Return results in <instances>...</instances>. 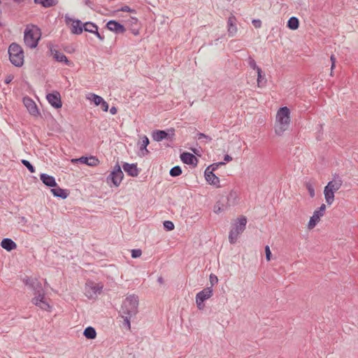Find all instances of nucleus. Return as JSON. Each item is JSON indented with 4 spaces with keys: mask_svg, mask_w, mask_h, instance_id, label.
I'll use <instances>...</instances> for the list:
<instances>
[{
    "mask_svg": "<svg viewBox=\"0 0 358 358\" xmlns=\"http://www.w3.org/2000/svg\"><path fill=\"white\" fill-rule=\"evenodd\" d=\"M290 111L286 107L280 108L276 115V124L275 126V132L277 135L281 136L288 129L290 123Z\"/></svg>",
    "mask_w": 358,
    "mask_h": 358,
    "instance_id": "nucleus-1",
    "label": "nucleus"
},
{
    "mask_svg": "<svg viewBox=\"0 0 358 358\" xmlns=\"http://www.w3.org/2000/svg\"><path fill=\"white\" fill-rule=\"evenodd\" d=\"M41 36V29L35 25H27L24 33V42L29 48H35Z\"/></svg>",
    "mask_w": 358,
    "mask_h": 358,
    "instance_id": "nucleus-2",
    "label": "nucleus"
},
{
    "mask_svg": "<svg viewBox=\"0 0 358 358\" xmlns=\"http://www.w3.org/2000/svg\"><path fill=\"white\" fill-rule=\"evenodd\" d=\"M9 59L17 67L24 64V51L22 47L16 43H12L8 48Z\"/></svg>",
    "mask_w": 358,
    "mask_h": 358,
    "instance_id": "nucleus-3",
    "label": "nucleus"
},
{
    "mask_svg": "<svg viewBox=\"0 0 358 358\" xmlns=\"http://www.w3.org/2000/svg\"><path fill=\"white\" fill-rule=\"evenodd\" d=\"M138 298L132 294L127 296L123 301L120 310V314L136 315L138 313Z\"/></svg>",
    "mask_w": 358,
    "mask_h": 358,
    "instance_id": "nucleus-4",
    "label": "nucleus"
},
{
    "mask_svg": "<svg viewBox=\"0 0 358 358\" xmlns=\"http://www.w3.org/2000/svg\"><path fill=\"white\" fill-rule=\"evenodd\" d=\"M246 224V217L241 215L237 218L229 234V241L231 244H234L237 241L239 235L245 231Z\"/></svg>",
    "mask_w": 358,
    "mask_h": 358,
    "instance_id": "nucleus-5",
    "label": "nucleus"
},
{
    "mask_svg": "<svg viewBox=\"0 0 358 358\" xmlns=\"http://www.w3.org/2000/svg\"><path fill=\"white\" fill-rule=\"evenodd\" d=\"M236 193L231 192L227 198L222 197L221 199L217 201L214 206V212L215 213H220L224 211L231 205H234L236 200Z\"/></svg>",
    "mask_w": 358,
    "mask_h": 358,
    "instance_id": "nucleus-6",
    "label": "nucleus"
},
{
    "mask_svg": "<svg viewBox=\"0 0 358 358\" xmlns=\"http://www.w3.org/2000/svg\"><path fill=\"white\" fill-rule=\"evenodd\" d=\"M124 177V173L121 170L120 166L119 164H116L114 166L113 171L109 174L107 177V182H112L114 186L118 187L121 183Z\"/></svg>",
    "mask_w": 358,
    "mask_h": 358,
    "instance_id": "nucleus-7",
    "label": "nucleus"
},
{
    "mask_svg": "<svg viewBox=\"0 0 358 358\" xmlns=\"http://www.w3.org/2000/svg\"><path fill=\"white\" fill-rule=\"evenodd\" d=\"M66 24L71 25V31L73 34H81L83 31V24L80 20H73L70 17H65Z\"/></svg>",
    "mask_w": 358,
    "mask_h": 358,
    "instance_id": "nucleus-8",
    "label": "nucleus"
},
{
    "mask_svg": "<svg viewBox=\"0 0 358 358\" xmlns=\"http://www.w3.org/2000/svg\"><path fill=\"white\" fill-rule=\"evenodd\" d=\"M326 209L325 204L322 203L321 206L316 210L314 211L313 215L310 217L308 224V229H313L317 222H320L321 217L324 215Z\"/></svg>",
    "mask_w": 358,
    "mask_h": 358,
    "instance_id": "nucleus-9",
    "label": "nucleus"
},
{
    "mask_svg": "<svg viewBox=\"0 0 358 358\" xmlns=\"http://www.w3.org/2000/svg\"><path fill=\"white\" fill-rule=\"evenodd\" d=\"M23 282L31 289H32L35 293L43 291L41 283L37 278H27L23 279Z\"/></svg>",
    "mask_w": 358,
    "mask_h": 358,
    "instance_id": "nucleus-10",
    "label": "nucleus"
},
{
    "mask_svg": "<svg viewBox=\"0 0 358 358\" xmlns=\"http://www.w3.org/2000/svg\"><path fill=\"white\" fill-rule=\"evenodd\" d=\"M46 98L48 102L55 108H59L62 107V103L61 101L60 94L57 92L48 94Z\"/></svg>",
    "mask_w": 358,
    "mask_h": 358,
    "instance_id": "nucleus-11",
    "label": "nucleus"
},
{
    "mask_svg": "<svg viewBox=\"0 0 358 358\" xmlns=\"http://www.w3.org/2000/svg\"><path fill=\"white\" fill-rule=\"evenodd\" d=\"M23 103L31 115L37 116L39 114L36 104L32 99L29 97H24Z\"/></svg>",
    "mask_w": 358,
    "mask_h": 358,
    "instance_id": "nucleus-12",
    "label": "nucleus"
},
{
    "mask_svg": "<svg viewBox=\"0 0 358 358\" xmlns=\"http://www.w3.org/2000/svg\"><path fill=\"white\" fill-rule=\"evenodd\" d=\"M342 185V178L339 176L338 174L336 173L333 176L332 180L329 181L326 187L333 191L336 192L341 187Z\"/></svg>",
    "mask_w": 358,
    "mask_h": 358,
    "instance_id": "nucleus-13",
    "label": "nucleus"
},
{
    "mask_svg": "<svg viewBox=\"0 0 358 358\" xmlns=\"http://www.w3.org/2000/svg\"><path fill=\"white\" fill-rule=\"evenodd\" d=\"M83 30L90 33L94 34L100 41L104 40V36L101 35L98 31V27L94 23L88 22L83 24Z\"/></svg>",
    "mask_w": 358,
    "mask_h": 358,
    "instance_id": "nucleus-14",
    "label": "nucleus"
},
{
    "mask_svg": "<svg viewBox=\"0 0 358 358\" xmlns=\"http://www.w3.org/2000/svg\"><path fill=\"white\" fill-rule=\"evenodd\" d=\"M106 27L110 31H114L116 34H123L126 31L124 27L115 20H110L106 24Z\"/></svg>",
    "mask_w": 358,
    "mask_h": 358,
    "instance_id": "nucleus-15",
    "label": "nucleus"
},
{
    "mask_svg": "<svg viewBox=\"0 0 358 358\" xmlns=\"http://www.w3.org/2000/svg\"><path fill=\"white\" fill-rule=\"evenodd\" d=\"M72 162H79L83 164H85L90 166H95L99 164V160L96 157H81L78 159H73Z\"/></svg>",
    "mask_w": 358,
    "mask_h": 358,
    "instance_id": "nucleus-16",
    "label": "nucleus"
},
{
    "mask_svg": "<svg viewBox=\"0 0 358 358\" xmlns=\"http://www.w3.org/2000/svg\"><path fill=\"white\" fill-rule=\"evenodd\" d=\"M182 162L186 164L196 166L198 164L197 158L192 153L183 152L180 155Z\"/></svg>",
    "mask_w": 358,
    "mask_h": 358,
    "instance_id": "nucleus-17",
    "label": "nucleus"
},
{
    "mask_svg": "<svg viewBox=\"0 0 358 358\" xmlns=\"http://www.w3.org/2000/svg\"><path fill=\"white\" fill-rule=\"evenodd\" d=\"M210 166H208L205 171V178L208 182L210 185L219 187L220 179L213 173L209 171Z\"/></svg>",
    "mask_w": 358,
    "mask_h": 358,
    "instance_id": "nucleus-18",
    "label": "nucleus"
},
{
    "mask_svg": "<svg viewBox=\"0 0 358 358\" xmlns=\"http://www.w3.org/2000/svg\"><path fill=\"white\" fill-rule=\"evenodd\" d=\"M122 168L124 171L130 176L136 177L139 173V171L136 164L124 163Z\"/></svg>",
    "mask_w": 358,
    "mask_h": 358,
    "instance_id": "nucleus-19",
    "label": "nucleus"
},
{
    "mask_svg": "<svg viewBox=\"0 0 358 358\" xmlns=\"http://www.w3.org/2000/svg\"><path fill=\"white\" fill-rule=\"evenodd\" d=\"M236 18L234 15H231L228 18L227 26L228 32L230 36H233L237 32V27L236 25Z\"/></svg>",
    "mask_w": 358,
    "mask_h": 358,
    "instance_id": "nucleus-20",
    "label": "nucleus"
},
{
    "mask_svg": "<svg viewBox=\"0 0 358 358\" xmlns=\"http://www.w3.org/2000/svg\"><path fill=\"white\" fill-rule=\"evenodd\" d=\"M40 179L48 187H53L57 186V182L53 176H49L46 173H41L40 175Z\"/></svg>",
    "mask_w": 358,
    "mask_h": 358,
    "instance_id": "nucleus-21",
    "label": "nucleus"
},
{
    "mask_svg": "<svg viewBox=\"0 0 358 358\" xmlns=\"http://www.w3.org/2000/svg\"><path fill=\"white\" fill-rule=\"evenodd\" d=\"M213 295V289L211 287L204 288L203 290L196 294V298L199 301H206L210 298Z\"/></svg>",
    "mask_w": 358,
    "mask_h": 358,
    "instance_id": "nucleus-22",
    "label": "nucleus"
},
{
    "mask_svg": "<svg viewBox=\"0 0 358 358\" xmlns=\"http://www.w3.org/2000/svg\"><path fill=\"white\" fill-rule=\"evenodd\" d=\"M87 296L88 298H92L94 295H96L97 294H100L103 289V285H101L99 284L89 286L88 288H87Z\"/></svg>",
    "mask_w": 358,
    "mask_h": 358,
    "instance_id": "nucleus-23",
    "label": "nucleus"
},
{
    "mask_svg": "<svg viewBox=\"0 0 358 358\" xmlns=\"http://www.w3.org/2000/svg\"><path fill=\"white\" fill-rule=\"evenodd\" d=\"M1 246L7 251H11L17 248L16 243L10 238H3L1 242Z\"/></svg>",
    "mask_w": 358,
    "mask_h": 358,
    "instance_id": "nucleus-24",
    "label": "nucleus"
},
{
    "mask_svg": "<svg viewBox=\"0 0 358 358\" xmlns=\"http://www.w3.org/2000/svg\"><path fill=\"white\" fill-rule=\"evenodd\" d=\"M54 187L55 188L51 189L50 191L55 196L59 197L63 199H66L68 196L69 193L67 192V191L66 189H63L57 186Z\"/></svg>",
    "mask_w": 358,
    "mask_h": 358,
    "instance_id": "nucleus-25",
    "label": "nucleus"
},
{
    "mask_svg": "<svg viewBox=\"0 0 358 358\" xmlns=\"http://www.w3.org/2000/svg\"><path fill=\"white\" fill-rule=\"evenodd\" d=\"M334 192L335 191H333L327 187H324V194L327 204L331 205L333 203L334 201Z\"/></svg>",
    "mask_w": 358,
    "mask_h": 358,
    "instance_id": "nucleus-26",
    "label": "nucleus"
},
{
    "mask_svg": "<svg viewBox=\"0 0 358 358\" xmlns=\"http://www.w3.org/2000/svg\"><path fill=\"white\" fill-rule=\"evenodd\" d=\"M34 3L40 4L44 8H50L56 6L58 0H34Z\"/></svg>",
    "mask_w": 358,
    "mask_h": 358,
    "instance_id": "nucleus-27",
    "label": "nucleus"
},
{
    "mask_svg": "<svg viewBox=\"0 0 358 358\" xmlns=\"http://www.w3.org/2000/svg\"><path fill=\"white\" fill-rule=\"evenodd\" d=\"M150 143L149 139L146 136H144L142 138V142L140 146V151L141 153V156H145L149 153V151L147 149V146Z\"/></svg>",
    "mask_w": 358,
    "mask_h": 358,
    "instance_id": "nucleus-28",
    "label": "nucleus"
},
{
    "mask_svg": "<svg viewBox=\"0 0 358 358\" xmlns=\"http://www.w3.org/2000/svg\"><path fill=\"white\" fill-rule=\"evenodd\" d=\"M169 137V134L163 130H158L152 134V138L156 141H161Z\"/></svg>",
    "mask_w": 358,
    "mask_h": 358,
    "instance_id": "nucleus-29",
    "label": "nucleus"
},
{
    "mask_svg": "<svg viewBox=\"0 0 358 358\" xmlns=\"http://www.w3.org/2000/svg\"><path fill=\"white\" fill-rule=\"evenodd\" d=\"M54 58L59 62H64L66 64H69V61L68 60L66 56L57 50H55L54 53Z\"/></svg>",
    "mask_w": 358,
    "mask_h": 358,
    "instance_id": "nucleus-30",
    "label": "nucleus"
},
{
    "mask_svg": "<svg viewBox=\"0 0 358 358\" xmlns=\"http://www.w3.org/2000/svg\"><path fill=\"white\" fill-rule=\"evenodd\" d=\"M83 335L87 339H94L96 336V332L94 327H88L84 330Z\"/></svg>",
    "mask_w": 358,
    "mask_h": 358,
    "instance_id": "nucleus-31",
    "label": "nucleus"
},
{
    "mask_svg": "<svg viewBox=\"0 0 358 358\" xmlns=\"http://www.w3.org/2000/svg\"><path fill=\"white\" fill-rule=\"evenodd\" d=\"M299 26V22L297 17H292L289 19L287 22V27L292 29L295 30L298 29Z\"/></svg>",
    "mask_w": 358,
    "mask_h": 358,
    "instance_id": "nucleus-32",
    "label": "nucleus"
},
{
    "mask_svg": "<svg viewBox=\"0 0 358 358\" xmlns=\"http://www.w3.org/2000/svg\"><path fill=\"white\" fill-rule=\"evenodd\" d=\"M257 85L259 87H263L264 85V84L266 83V80H264V77L262 75V69H258L257 71Z\"/></svg>",
    "mask_w": 358,
    "mask_h": 358,
    "instance_id": "nucleus-33",
    "label": "nucleus"
},
{
    "mask_svg": "<svg viewBox=\"0 0 358 358\" xmlns=\"http://www.w3.org/2000/svg\"><path fill=\"white\" fill-rule=\"evenodd\" d=\"M35 294H37V296H36L34 298H33L32 302L34 304H35L36 306L38 303H40V302L42 301V300L44 299L45 294H44V291H42L41 292H39L35 293Z\"/></svg>",
    "mask_w": 358,
    "mask_h": 358,
    "instance_id": "nucleus-34",
    "label": "nucleus"
},
{
    "mask_svg": "<svg viewBox=\"0 0 358 358\" xmlns=\"http://www.w3.org/2000/svg\"><path fill=\"white\" fill-rule=\"evenodd\" d=\"M169 173L173 177L179 176L182 173V169L179 166H176L170 170Z\"/></svg>",
    "mask_w": 358,
    "mask_h": 358,
    "instance_id": "nucleus-35",
    "label": "nucleus"
},
{
    "mask_svg": "<svg viewBox=\"0 0 358 358\" xmlns=\"http://www.w3.org/2000/svg\"><path fill=\"white\" fill-rule=\"evenodd\" d=\"M90 96L91 97H90L89 99H91L96 106H99L103 100L101 96L96 95L95 94H91Z\"/></svg>",
    "mask_w": 358,
    "mask_h": 358,
    "instance_id": "nucleus-36",
    "label": "nucleus"
},
{
    "mask_svg": "<svg viewBox=\"0 0 358 358\" xmlns=\"http://www.w3.org/2000/svg\"><path fill=\"white\" fill-rule=\"evenodd\" d=\"M22 164L26 166L28 170L31 172V173H34L35 172V168L32 166V164L27 160L26 159H22L21 161Z\"/></svg>",
    "mask_w": 358,
    "mask_h": 358,
    "instance_id": "nucleus-37",
    "label": "nucleus"
},
{
    "mask_svg": "<svg viewBox=\"0 0 358 358\" xmlns=\"http://www.w3.org/2000/svg\"><path fill=\"white\" fill-rule=\"evenodd\" d=\"M121 316L124 318V325L130 329V318L133 315L121 314Z\"/></svg>",
    "mask_w": 358,
    "mask_h": 358,
    "instance_id": "nucleus-38",
    "label": "nucleus"
},
{
    "mask_svg": "<svg viewBox=\"0 0 358 358\" xmlns=\"http://www.w3.org/2000/svg\"><path fill=\"white\" fill-rule=\"evenodd\" d=\"M36 306H39L43 310H50V305L44 300H42V301H41L40 303Z\"/></svg>",
    "mask_w": 358,
    "mask_h": 358,
    "instance_id": "nucleus-39",
    "label": "nucleus"
},
{
    "mask_svg": "<svg viewBox=\"0 0 358 358\" xmlns=\"http://www.w3.org/2000/svg\"><path fill=\"white\" fill-rule=\"evenodd\" d=\"M248 64H249V66L253 69H255L257 71L258 69H260L259 66H257L256 64V62L255 61V59L251 57H249V59H248Z\"/></svg>",
    "mask_w": 358,
    "mask_h": 358,
    "instance_id": "nucleus-40",
    "label": "nucleus"
},
{
    "mask_svg": "<svg viewBox=\"0 0 358 358\" xmlns=\"http://www.w3.org/2000/svg\"><path fill=\"white\" fill-rule=\"evenodd\" d=\"M306 186L309 192L310 197L313 198L315 196V189H314L313 185L310 183L308 182V183H306Z\"/></svg>",
    "mask_w": 358,
    "mask_h": 358,
    "instance_id": "nucleus-41",
    "label": "nucleus"
},
{
    "mask_svg": "<svg viewBox=\"0 0 358 358\" xmlns=\"http://www.w3.org/2000/svg\"><path fill=\"white\" fill-rule=\"evenodd\" d=\"M142 255V251L140 249H134L131 250V257L133 258H138Z\"/></svg>",
    "mask_w": 358,
    "mask_h": 358,
    "instance_id": "nucleus-42",
    "label": "nucleus"
},
{
    "mask_svg": "<svg viewBox=\"0 0 358 358\" xmlns=\"http://www.w3.org/2000/svg\"><path fill=\"white\" fill-rule=\"evenodd\" d=\"M164 227L168 230L171 231L174 229V224L171 221H165L164 222Z\"/></svg>",
    "mask_w": 358,
    "mask_h": 358,
    "instance_id": "nucleus-43",
    "label": "nucleus"
},
{
    "mask_svg": "<svg viewBox=\"0 0 358 358\" xmlns=\"http://www.w3.org/2000/svg\"><path fill=\"white\" fill-rule=\"evenodd\" d=\"M265 253H266V259L267 261H270L271 260V250H270V248L268 245H266L265 247Z\"/></svg>",
    "mask_w": 358,
    "mask_h": 358,
    "instance_id": "nucleus-44",
    "label": "nucleus"
},
{
    "mask_svg": "<svg viewBox=\"0 0 358 358\" xmlns=\"http://www.w3.org/2000/svg\"><path fill=\"white\" fill-rule=\"evenodd\" d=\"M127 22L131 25V27H132L137 24L138 19L136 17H130L129 20H127Z\"/></svg>",
    "mask_w": 358,
    "mask_h": 358,
    "instance_id": "nucleus-45",
    "label": "nucleus"
},
{
    "mask_svg": "<svg viewBox=\"0 0 358 358\" xmlns=\"http://www.w3.org/2000/svg\"><path fill=\"white\" fill-rule=\"evenodd\" d=\"M118 10L123 11V12H129V13L135 12V10L134 9L130 8L128 6H124L121 8H120Z\"/></svg>",
    "mask_w": 358,
    "mask_h": 358,
    "instance_id": "nucleus-46",
    "label": "nucleus"
},
{
    "mask_svg": "<svg viewBox=\"0 0 358 358\" xmlns=\"http://www.w3.org/2000/svg\"><path fill=\"white\" fill-rule=\"evenodd\" d=\"M223 165H225V162H218V163L213 164L210 166L212 167V170L211 171H213V172L219 166H223Z\"/></svg>",
    "mask_w": 358,
    "mask_h": 358,
    "instance_id": "nucleus-47",
    "label": "nucleus"
},
{
    "mask_svg": "<svg viewBox=\"0 0 358 358\" xmlns=\"http://www.w3.org/2000/svg\"><path fill=\"white\" fill-rule=\"evenodd\" d=\"M101 106V108L103 111L107 112L108 110V104L106 101L104 100L102 101V102L99 104Z\"/></svg>",
    "mask_w": 358,
    "mask_h": 358,
    "instance_id": "nucleus-48",
    "label": "nucleus"
},
{
    "mask_svg": "<svg viewBox=\"0 0 358 358\" xmlns=\"http://www.w3.org/2000/svg\"><path fill=\"white\" fill-rule=\"evenodd\" d=\"M252 23L255 28H260L262 27V22L260 20H253Z\"/></svg>",
    "mask_w": 358,
    "mask_h": 358,
    "instance_id": "nucleus-49",
    "label": "nucleus"
},
{
    "mask_svg": "<svg viewBox=\"0 0 358 358\" xmlns=\"http://www.w3.org/2000/svg\"><path fill=\"white\" fill-rule=\"evenodd\" d=\"M217 281H218V279H217V276L213 274H210V282L211 285H213L214 284L217 283Z\"/></svg>",
    "mask_w": 358,
    "mask_h": 358,
    "instance_id": "nucleus-50",
    "label": "nucleus"
},
{
    "mask_svg": "<svg viewBox=\"0 0 358 358\" xmlns=\"http://www.w3.org/2000/svg\"><path fill=\"white\" fill-rule=\"evenodd\" d=\"M196 303L199 310H202L205 306L203 301H199V299H197V298H196Z\"/></svg>",
    "mask_w": 358,
    "mask_h": 358,
    "instance_id": "nucleus-51",
    "label": "nucleus"
},
{
    "mask_svg": "<svg viewBox=\"0 0 358 358\" xmlns=\"http://www.w3.org/2000/svg\"><path fill=\"white\" fill-rule=\"evenodd\" d=\"M13 78H14V76L12 74L8 75L6 77L5 83L9 84L13 80Z\"/></svg>",
    "mask_w": 358,
    "mask_h": 358,
    "instance_id": "nucleus-52",
    "label": "nucleus"
},
{
    "mask_svg": "<svg viewBox=\"0 0 358 358\" xmlns=\"http://www.w3.org/2000/svg\"><path fill=\"white\" fill-rule=\"evenodd\" d=\"M202 138H206V139H208L209 141L212 140V138L210 136H207V135H206V134H204L203 133H199L198 134V138L201 139Z\"/></svg>",
    "mask_w": 358,
    "mask_h": 358,
    "instance_id": "nucleus-53",
    "label": "nucleus"
},
{
    "mask_svg": "<svg viewBox=\"0 0 358 358\" xmlns=\"http://www.w3.org/2000/svg\"><path fill=\"white\" fill-rule=\"evenodd\" d=\"M110 113L112 115L116 114L117 113V108H116V107H115V106L111 107L110 109Z\"/></svg>",
    "mask_w": 358,
    "mask_h": 358,
    "instance_id": "nucleus-54",
    "label": "nucleus"
},
{
    "mask_svg": "<svg viewBox=\"0 0 358 358\" xmlns=\"http://www.w3.org/2000/svg\"><path fill=\"white\" fill-rule=\"evenodd\" d=\"M224 160L225 162H231L232 160V157L231 156H229V155H226L224 157Z\"/></svg>",
    "mask_w": 358,
    "mask_h": 358,
    "instance_id": "nucleus-55",
    "label": "nucleus"
},
{
    "mask_svg": "<svg viewBox=\"0 0 358 358\" xmlns=\"http://www.w3.org/2000/svg\"><path fill=\"white\" fill-rule=\"evenodd\" d=\"M335 64H336V63H332L331 64V73H330L331 76H333V70L335 68Z\"/></svg>",
    "mask_w": 358,
    "mask_h": 358,
    "instance_id": "nucleus-56",
    "label": "nucleus"
},
{
    "mask_svg": "<svg viewBox=\"0 0 358 358\" xmlns=\"http://www.w3.org/2000/svg\"><path fill=\"white\" fill-rule=\"evenodd\" d=\"M13 1L15 3L20 4V3L25 2L27 0H13Z\"/></svg>",
    "mask_w": 358,
    "mask_h": 358,
    "instance_id": "nucleus-57",
    "label": "nucleus"
},
{
    "mask_svg": "<svg viewBox=\"0 0 358 358\" xmlns=\"http://www.w3.org/2000/svg\"><path fill=\"white\" fill-rule=\"evenodd\" d=\"M330 59H331V64H332V63H336V58H335V57H334V55H332L331 56Z\"/></svg>",
    "mask_w": 358,
    "mask_h": 358,
    "instance_id": "nucleus-58",
    "label": "nucleus"
},
{
    "mask_svg": "<svg viewBox=\"0 0 358 358\" xmlns=\"http://www.w3.org/2000/svg\"><path fill=\"white\" fill-rule=\"evenodd\" d=\"M157 281L159 282V283L160 284H163L164 283V279L162 277H159L158 279H157Z\"/></svg>",
    "mask_w": 358,
    "mask_h": 358,
    "instance_id": "nucleus-59",
    "label": "nucleus"
},
{
    "mask_svg": "<svg viewBox=\"0 0 358 358\" xmlns=\"http://www.w3.org/2000/svg\"><path fill=\"white\" fill-rule=\"evenodd\" d=\"M132 30V33L134 34V35H137L138 34V29H131Z\"/></svg>",
    "mask_w": 358,
    "mask_h": 358,
    "instance_id": "nucleus-60",
    "label": "nucleus"
},
{
    "mask_svg": "<svg viewBox=\"0 0 358 358\" xmlns=\"http://www.w3.org/2000/svg\"><path fill=\"white\" fill-rule=\"evenodd\" d=\"M22 221H26L25 218L24 217H22Z\"/></svg>",
    "mask_w": 358,
    "mask_h": 358,
    "instance_id": "nucleus-61",
    "label": "nucleus"
},
{
    "mask_svg": "<svg viewBox=\"0 0 358 358\" xmlns=\"http://www.w3.org/2000/svg\"><path fill=\"white\" fill-rule=\"evenodd\" d=\"M0 26L1 27L3 26V24H2L1 22H0Z\"/></svg>",
    "mask_w": 358,
    "mask_h": 358,
    "instance_id": "nucleus-62",
    "label": "nucleus"
},
{
    "mask_svg": "<svg viewBox=\"0 0 358 358\" xmlns=\"http://www.w3.org/2000/svg\"><path fill=\"white\" fill-rule=\"evenodd\" d=\"M1 3V1L0 0V4Z\"/></svg>",
    "mask_w": 358,
    "mask_h": 358,
    "instance_id": "nucleus-63",
    "label": "nucleus"
}]
</instances>
